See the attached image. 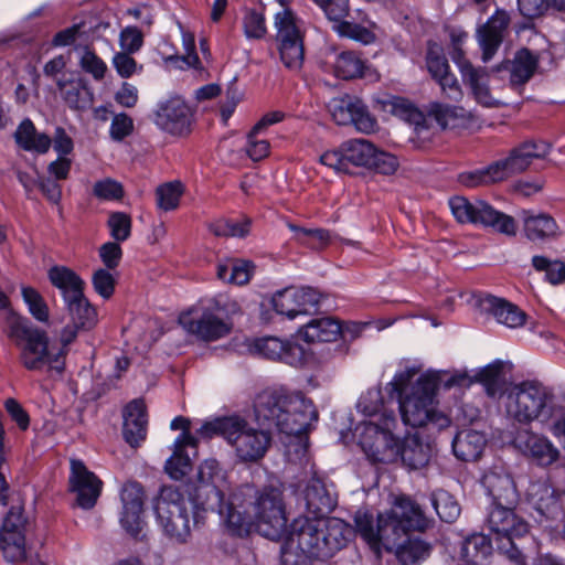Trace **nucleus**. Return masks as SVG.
Segmentation results:
<instances>
[{
	"label": "nucleus",
	"instance_id": "nucleus-1",
	"mask_svg": "<svg viewBox=\"0 0 565 565\" xmlns=\"http://www.w3.org/2000/svg\"><path fill=\"white\" fill-rule=\"evenodd\" d=\"M194 502L203 511L216 512L227 529L239 536L254 527L262 536L278 541L287 529L279 488L258 490L245 484L233 491L225 470L215 459H207L200 466Z\"/></svg>",
	"mask_w": 565,
	"mask_h": 565
},
{
	"label": "nucleus",
	"instance_id": "nucleus-2",
	"mask_svg": "<svg viewBox=\"0 0 565 565\" xmlns=\"http://www.w3.org/2000/svg\"><path fill=\"white\" fill-rule=\"evenodd\" d=\"M351 536V526L341 519L299 516L281 539V562L299 565L305 558H330L348 544Z\"/></svg>",
	"mask_w": 565,
	"mask_h": 565
},
{
	"label": "nucleus",
	"instance_id": "nucleus-3",
	"mask_svg": "<svg viewBox=\"0 0 565 565\" xmlns=\"http://www.w3.org/2000/svg\"><path fill=\"white\" fill-rule=\"evenodd\" d=\"M419 372L415 366L397 373L390 386L397 394L401 416L405 425L422 427L433 425L438 429L448 427L449 418L436 411L434 395L437 386L436 376L423 374L408 387L413 377Z\"/></svg>",
	"mask_w": 565,
	"mask_h": 565
},
{
	"label": "nucleus",
	"instance_id": "nucleus-4",
	"mask_svg": "<svg viewBox=\"0 0 565 565\" xmlns=\"http://www.w3.org/2000/svg\"><path fill=\"white\" fill-rule=\"evenodd\" d=\"M3 331L18 349L20 364L28 371L50 374H61L64 371V351L51 345L47 333L26 317L9 311Z\"/></svg>",
	"mask_w": 565,
	"mask_h": 565
},
{
	"label": "nucleus",
	"instance_id": "nucleus-5",
	"mask_svg": "<svg viewBox=\"0 0 565 565\" xmlns=\"http://www.w3.org/2000/svg\"><path fill=\"white\" fill-rule=\"evenodd\" d=\"M255 416L259 425L275 427L288 436L301 437L311 422L318 419L312 402L301 394L264 391L256 397Z\"/></svg>",
	"mask_w": 565,
	"mask_h": 565
},
{
	"label": "nucleus",
	"instance_id": "nucleus-6",
	"mask_svg": "<svg viewBox=\"0 0 565 565\" xmlns=\"http://www.w3.org/2000/svg\"><path fill=\"white\" fill-rule=\"evenodd\" d=\"M204 438L222 436L243 462H255L267 452L271 436L266 428H255L241 416L218 417L204 423L199 430Z\"/></svg>",
	"mask_w": 565,
	"mask_h": 565
},
{
	"label": "nucleus",
	"instance_id": "nucleus-7",
	"mask_svg": "<svg viewBox=\"0 0 565 565\" xmlns=\"http://www.w3.org/2000/svg\"><path fill=\"white\" fill-rule=\"evenodd\" d=\"M195 493L196 489L189 502L177 488L164 486L153 499V511L158 525L166 536L177 543L186 542L191 533L189 505L195 524L200 523L204 519V514L209 512L195 505Z\"/></svg>",
	"mask_w": 565,
	"mask_h": 565
},
{
	"label": "nucleus",
	"instance_id": "nucleus-8",
	"mask_svg": "<svg viewBox=\"0 0 565 565\" xmlns=\"http://www.w3.org/2000/svg\"><path fill=\"white\" fill-rule=\"evenodd\" d=\"M516 504H491L486 525L493 535L497 548L515 565H526L525 556L514 543L529 531L527 523L514 512Z\"/></svg>",
	"mask_w": 565,
	"mask_h": 565
},
{
	"label": "nucleus",
	"instance_id": "nucleus-9",
	"mask_svg": "<svg viewBox=\"0 0 565 565\" xmlns=\"http://www.w3.org/2000/svg\"><path fill=\"white\" fill-rule=\"evenodd\" d=\"M552 394L537 382H522L507 394L505 412L519 423L546 420L552 413Z\"/></svg>",
	"mask_w": 565,
	"mask_h": 565
},
{
	"label": "nucleus",
	"instance_id": "nucleus-10",
	"mask_svg": "<svg viewBox=\"0 0 565 565\" xmlns=\"http://www.w3.org/2000/svg\"><path fill=\"white\" fill-rule=\"evenodd\" d=\"M397 424L393 412L382 413V423L364 422L356 429L360 430V445L373 462L390 463L399 458L401 441L393 430Z\"/></svg>",
	"mask_w": 565,
	"mask_h": 565
},
{
	"label": "nucleus",
	"instance_id": "nucleus-11",
	"mask_svg": "<svg viewBox=\"0 0 565 565\" xmlns=\"http://www.w3.org/2000/svg\"><path fill=\"white\" fill-rule=\"evenodd\" d=\"M358 533L375 552L393 551L407 536V530L390 511L373 514L359 510L354 516Z\"/></svg>",
	"mask_w": 565,
	"mask_h": 565
},
{
	"label": "nucleus",
	"instance_id": "nucleus-12",
	"mask_svg": "<svg viewBox=\"0 0 565 565\" xmlns=\"http://www.w3.org/2000/svg\"><path fill=\"white\" fill-rule=\"evenodd\" d=\"M451 213L460 223L480 224L505 234L515 235L516 224L512 216L507 215L482 200L469 201L465 196L449 200Z\"/></svg>",
	"mask_w": 565,
	"mask_h": 565
},
{
	"label": "nucleus",
	"instance_id": "nucleus-13",
	"mask_svg": "<svg viewBox=\"0 0 565 565\" xmlns=\"http://www.w3.org/2000/svg\"><path fill=\"white\" fill-rule=\"evenodd\" d=\"M323 11L327 19L332 22V29L340 36H345L363 44H371L376 40L374 32L375 23L367 20L366 15L360 10L362 15L359 21L355 19L345 20L350 12L349 0H312Z\"/></svg>",
	"mask_w": 565,
	"mask_h": 565
},
{
	"label": "nucleus",
	"instance_id": "nucleus-14",
	"mask_svg": "<svg viewBox=\"0 0 565 565\" xmlns=\"http://www.w3.org/2000/svg\"><path fill=\"white\" fill-rule=\"evenodd\" d=\"M375 154V146L366 139H351L341 143L332 151H327L320 157L322 164L337 172L351 173L352 168H367Z\"/></svg>",
	"mask_w": 565,
	"mask_h": 565
},
{
	"label": "nucleus",
	"instance_id": "nucleus-15",
	"mask_svg": "<svg viewBox=\"0 0 565 565\" xmlns=\"http://www.w3.org/2000/svg\"><path fill=\"white\" fill-rule=\"evenodd\" d=\"M182 328L203 341H216L230 334L232 324L217 310L193 309L179 318Z\"/></svg>",
	"mask_w": 565,
	"mask_h": 565
},
{
	"label": "nucleus",
	"instance_id": "nucleus-16",
	"mask_svg": "<svg viewBox=\"0 0 565 565\" xmlns=\"http://www.w3.org/2000/svg\"><path fill=\"white\" fill-rule=\"evenodd\" d=\"M24 526L22 508L12 507L0 529V550L8 562L19 563L26 557Z\"/></svg>",
	"mask_w": 565,
	"mask_h": 565
},
{
	"label": "nucleus",
	"instance_id": "nucleus-17",
	"mask_svg": "<svg viewBox=\"0 0 565 565\" xmlns=\"http://www.w3.org/2000/svg\"><path fill=\"white\" fill-rule=\"evenodd\" d=\"M551 145L543 140H527L514 147L504 159L494 161L502 181L525 171L534 159L545 158Z\"/></svg>",
	"mask_w": 565,
	"mask_h": 565
},
{
	"label": "nucleus",
	"instance_id": "nucleus-18",
	"mask_svg": "<svg viewBox=\"0 0 565 565\" xmlns=\"http://www.w3.org/2000/svg\"><path fill=\"white\" fill-rule=\"evenodd\" d=\"M319 301V292L310 287H288L277 291L271 298L275 311L290 320L315 310Z\"/></svg>",
	"mask_w": 565,
	"mask_h": 565
},
{
	"label": "nucleus",
	"instance_id": "nucleus-19",
	"mask_svg": "<svg viewBox=\"0 0 565 565\" xmlns=\"http://www.w3.org/2000/svg\"><path fill=\"white\" fill-rule=\"evenodd\" d=\"M193 113L181 97H171L158 105L154 124L173 136L190 134Z\"/></svg>",
	"mask_w": 565,
	"mask_h": 565
},
{
	"label": "nucleus",
	"instance_id": "nucleus-20",
	"mask_svg": "<svg viewBox=\"0 0 565 565\" xmlns=\"http://www.w3.org/2000/svg\"><path fill=\"white\" fill-rule=\"evenodd\" d=\"M70 489L76 494V503L85 510L92 509L100 495L103 481L84 462L71 460Z\"/></svg>",
	"mask_w": 565,
	"mask_h": 565
},
{
	"label": "nucleus",
	"instance_id": "nucleus-21",
	"mask_svg": "<svg viewBox=\"0 0 565 565\" xmlns=\"http://www.w3.org/2000/svg\"><path fill=\"white\" fill-rule=\"evenodd\" d=\"M451 58L460 71L462 82L470 87L477 103L484 107L497 106L498 103L492 97L488 85L489 74L487 70L483 67H475L470 61L465 57L463 51L457 45L454 47Z\"/></svg>",
	"mask_w": 565,
	"mask_h": 565
},
{
	"label": "nucleus",
	"instance_id": "nucleus-22",
	"mask_svg": "<svg viewBox=\"0 0 565 565\" xmlns=\"http://www.w3.org/2000/svg\"><path fill=\"white\" fill-rule=\"evenodd\" d=\"M328 108L338 125L352 124L362 132H370L375 127V120L369 114L365 105L358 98L349 95L332 98Z\"/></svg>",
	"mask_w": 565,
	"mask_h": 565
},
{
	"label": "nucleus",
	"instance_id": "nucleus-23",
	"mask_svg": "<svg viewBox=\"0 0 565 565\" xmlns=\"http://www.w3.org/2000/svg\"><path fill=\"white\" fill-rule=\"evenodd\" d=\"M513 444L524 456L540 466H550L558 459V449L544 436L529 429L516 433Z\"/></svg>",
	"mask_w": 565,
	"mask_h": 565
},
{
	"label": "nucleus",
	"instance_id": "nucleus-24",
	"mask_svg": "<svg viewBox=\"0 0 565 565\" xmlns=\"http://www.w3.org/2000/svg\"><path fill=\"white\" fill-rule=\"evenodd\" d=\"M122 512L120 523L132 536L140 533L142 529V513L145 491L140 483L128 482L121 489Z\"/></svg>",
	"mask_w": 565,
	"mask_h": 565
},
{
	"label": "nucleus",
	"instance_id": "nucleus-25",
	"mask_svg": "<svg viewBox=\"0 0 565 565\" xmlns=\"http://www.w3.org/2000/svg\"><path fill=\"white\" fill-rule=\"evenodd\" d=\"M482 484L492 498V504H516L519 501L515 482L503 466L491 467L483 475Z\"/></svg>",
	"mask_w": 565,
	"mask_h": 565
},
{
	"label": "nucleus",
	"instance_id": "nucleus-26",
	"mask_svg": "<svg viewBox=\"0 0 565 565\" xmlns=\"http://www.w3.org/2000/svg\"><path fill=\"white\" fill-rule=\"evenodd\" d=\"M479 309L491 315L498 323L508 328H520L525 323L526 315L518 306L492 295H484L477 300Z\"/></svg>",
	"mask_w": 565,
	"mask_h": 565
},
{
	"label": "nucleus",
	"instance_id": "nucleus-27",
	"mask_svg": "<svg viewBox=\"0 0 565 565\" xmlns=\"http://www.w3.org/2000/svg\"><path fill=\"white\" fill-rule=\"evenodd\" d=\"M509 21V15L504 11H497L478 29L477 40L482 50V61L484 63L489 62L500 47Z\"/></svg>",
	"mask_w": 565,
	"mask_h": 565
},
{
	"label": "nucleus",
	"instance_id": "nucleus-28",
	"mask_svg": "<svg viewBox=\"0 0 565 565\" xmlns=\"http://www.w3.org/2000/svg\"><path fill=\"white\" fill-rule=\"evenodd\" d=\"M252 350L263 358L279 360L290 365L301 362L303 358V349L300 345L285 342L276 337L256 339Z\"/></svg>",
	"mask_w": 565,
	"mask_h": 565
},
{
	"label": "nucleus",
	"instance_id": "nucleus-29",
	"mask_svg": "<svg viewBox=\"0 0 565 565\" xmlns=\"http://www.w3.org/2000/svg\"><path fill=\"white\" fill-rule=\"evenodd\" d=\"M147 409L142 399L131 401L124 409L125 440L132 447L138 446L147 436Z\"/></svg>",
	"mask_w": 565,
	"mask_h": 565
},
{
	"label": "nucleus",
	"instance_id": "nucleus-30",
	"mask_svg": "<svg viewBox=\"0 0 565 565\" xmlns=\"http://www.w3.org/2000/svg\"><path fill=\"white\" fill-rule=\"evenodd\" d=\"M302 493L308 512L315 516L331 512L337 504L324 481L316 475L307 481Z\"/></svg>",
	"mask_w": 565,
	"mask_h": 565
},
{
	"label": "nucleus",
	"instance_id": "nucleus-31",
	"mask_svg": "<svg viewBox=\"0 0 565 565\" xmlns=\"http://www.w3.org/2000/svg\"><path fill=\"white\" fill-rule=\"evenodd\" d=\"M341 334V326L331 317L310 320L298 330V338L307 343H321L335 341Z\"/></svg>",
	"mask_w": 565,
	"mask_h": 565
},
{
	"label": "nucleus",
	"instance_id": "nucleus-32",
	"mask_svg": "<svg viewBox=\"0 0 565 565\" xmlns=\"http://www.w3.org/2000/svg\"><path fill=\"white\" fill-rule=\"evenodd\" d=\"M390 512L409 531L423 532L429 526L422 508L408 497L396 498Z\"/></svg>",
	"mask_w": 565,
	"mask_h": 565
},
{
	"label": "nucleus",
	"instance_id": "nucleus-33",
	"mask_svg": "<svg viewBox=\"0 0 565 565\" xmlns=\"http://www.w3.org/2000/svg\"><path fill=\"white\" fill-rule=\"evenodd\" d=\"M51 284L57 288L66 302L84 295V280L71 268L53 266L47 271Z\"/></svg>",
	"mask_w": 565,
	"mask_h": 565
},
{
	"label": "nucleus",
	"instance_id": "nucleus-34",
	"mask_svg": "<svg viewBox=\"0 0 565 565\" xmlns=\"http://www.w3.org/2000/svg\"><path fill=\"white\" fill-rule=\"evenodd\" d=\"M13 138L19 148L39 154L46 153L52 145V139L44 132L38 131L30 118L23 119L17 127Z\"/></svg>",
	"mask_w": 565,
	"mask_h": 565
},
{
	"label": "nucleus",
	"instance_id": "nucleus-35",
	"mask_svg": "<svg viewBox=\"0 0 565 565\" xmlns=\"http://www.w3.org/2000/svg\"><path fill=\"white\" fill-rule=\"evenodd\" d=\"M511 366L509 363L495 361L481 369L476 379L480 382L490 397L501 396L509 384V373Z\"/></svg>",
	"mask_w": 565,
	"mask_h": 565
},
{
	"label": "nucleus",
	"instance_id": "nucleus-36",
	"mask_svg": "<svg viewBox=\"0 0 565 565\" xmlns=\"http://www.w3.org/2000/svg\"><path fill=\"white\" fill-rule=\"evenodd\" d=\"M537 63L539 60L533 53L527 49H522L516 52L512 61L505 62L498 71L502 68L509 71L510 84L514 87L522 86L534 75Z\"/></svg>",
	"mask_w": 565,
	"mask_h": 565
},
{
	"label": "nucleus",
	"instance_id": "nucleus-37",
	"mask_svg": "<svg viewBox=\"0 0 565 565\" xmlns=\"http://www.w3.org/2000/svg\"><path fill=\"white\" fill-rule=\"evenodd\" d=\"M486 437L473 429L459 431L452 440L454 455L463 461H472L480 457L486 446Z\"/></svg>",
	"mask_w": 565,
	"mask_h": 565
},
{
	"label": "nucleus",
	"instance_id": "nucleus-38",
	"mask_svg": "<svg viewBox=\"0 0 565 565\" xmlns=\"http://www.w3.org/2000/svg\"><path fill=\"white\" fill-rule=\"evenodd\" d=\"M57 86L64 102L70 108L85 110L92 106L94 95L83 79L58 81Z\"/></svg>",
	"mask_w": 565,
	"mask_h": 565
},
{
	"label": "nucleus",
	"instance_id": "nucleus-39",
	"mask_svg": "<svg viewBox=\"0 0 565 565\" xmlns=\"http://www.w3.org/2000/svg\"><path fill=\"white\" fill-rule=\"evenodd\" d=\"M524 232L531 241H544L557 236L558 226L555 220L548 214H533L530 211L521 213Z\"/></svg>",
	"mask_w": 565,
	"mask_h": 565
},
{
	"label": "nucleus",
	"instance_id": "nucleus-40",
	"mask_svg": "<svg viewBox=\"0 0 565 565\" xmlns=\"http://www.w3.org/2000/svg\"><path fill=\"white\" fill-rule=\"evenodd\" d=\"M433 456L430 444L423 443L416 435L405 439L401 445L399 457L411 469H422L428 465Z\"/></svg>",
	"mask_w": 565,
	"mask_h": 565
},
{
	"label": "nucleus",
	"instance_id": "nucleus-41",
	"mask_svg": "<svg viewBox=\"0 0 565 565\" xmlns=\"http://www.w3.org/2000/svg\"><path fill=\"white\" fill-rule=\"evenodd\" d=\"M254 265L244 259L227 258L216 266V276L220 280L233 285H245L249 281Z\"/></svg>",
	"mask_w": 565,
	"mask_h": 565
},
{
	"label": "nucleus",
	"instance_id": "nucleus-42",
	"mask_svg": "<svg viewBox=\"0 0 565 565\" xmlns=\"http://www.w3.org/2000/svg\"><path fill=\"white\" fill-rule=\"evenodd\" d=\"M393 551L404 565H415L429 556L431 546L418 536L407 535Z\"/></svg>",
	"mask_w": 565,
	"mask_h": 565
},
{
	"label": "nucleus",
	"instance_id": "nucleus-43",
	"mask_svg": "<svg viewBox=\"0 0 565 565\" xmlns=\"http://www.w3.org/2000/svg\"><path fill=\"white\" fill-rule=\"evenodd\" d=\"M492 553L491 539L484 534H472L465 540L461 547L462 557L472 565H482Z\"/></svg>",
	"mask_w": 565,
	"mask_h": 565
},
{
	"label": "nucleus",
	"instance_id": "nucleus-44",
	"mask_svg": "<svg viewBox=\"0 0 565 565\" xmlns=\"http://www.w3.org/2000/svg\"><path fill=\"white\" fill-rule=\"evenodd\" d=\"M366 64L362 57L352 51H344L337 55L333 64L334 75L342 79H352L364 75Z\"/></svg>",
	"mask_w": 565,
	"mask_h": 565
},
{
	"label": "nucleus",
	"instance_id": "nucleus-45",
	"mask_svg": "<svg viewBox=\"0 0 565 565\" xmlns=\"http://www.w3.org/2000/svg\"><path fill=\"white\" fill-rule=\"evenodd\" d=\"M66 307L72 322L82 328V330H90L96 326V309L88 302L84 295L66 302Z\"/></svg>",
	"mask_w": 565,
	"mask_h": 565
},
{
	"label": "nucleus",
	"instance_id": "nucleus-46",
	"mask_svg": "<svg viewBox=\"0 0 565 565\" xmlns=\"http://www.w3.org/2000/svg\"><path fill=\"white\" fill-rule=\"evenodd\" d=\"M274 26L277 41L303 38L300 20L289 8L281 9L275 14Z\"/></svg>",
	"mask_w": 565,
	"mask_h": 565
},
{
	"label": "nucleus",
	"instance_id": "nucleus-47",
	"mask_svg": "<svg viewBox=\"0 0 565 565\" xmlns=\"http://www.w3.org/2000/svg\"><path fill=\"white\" fill-rule=\"evenodd\" d=\"M277 43L282 64L290 71H299L305 61L303 38L278 40Z\"/></svg>",
	"mask_w": 565,
	"mask_h": 565
},
{
	"label": "nucleus",
	"instance_id": "nucleus-48",
	"mask_svg": "<svg viewBox=\"0 0 565 565\" xmlns=\"http://www.w3.org/2000/svg\"><path fill=\"white\" fill-rule=\"evenodd\" d=\"M356 408L362 415L377 423H382V413L390 412L384 405L380 388H371L362 394L358 401Z\"/></svg>",
	"mask_w": 565,
	"mask_h": 565
},
{
	"label": "nucleus",
	"instance_id": "nucleus-49",
	"mask_svg": "<svg viewBox=\"0 0 565 565\" xmlns=\"http://www.w3.org/2000/svg\"><path fill=\"white\" fill-rule=\"evenodd\" d=\"M288 228L294 232V238L301 245L318 249L326 246L330 241V233L323 228H309L287 223Z\"/></svg>",
	"mask_w": 565,
	"mask_h": 565
},
{
	"label": "nucleus",
	"instance_id": "nucleus-50",
	"mask_svg": "<svg viewBox=\"0 0 565 565\" xmlns=\"http://www.w3.org/2000/svg\"><path fill=\"white\" fill-rule=\"evenodd\" d=\"M429 113L444 129L457 128L466 121V111L460 107L436 103L431 105Z\"/></svg>",
	"mask_w": 565,
	"mask_h": 565
},
{
	"label": "nucleus",
	"instance_id": "nucleus-51",
	"mask_svg": "<svg viewBox=\"0 0 565 565\" xmlns=\"http://www.w3.org/2000/svg\"><path fill=\"white\" fill-rule=\"evenodd\" d=\"M430 501L438 516L445 522L451 523L460 514V507L458 502L445 490H437L433 492Z\"/></svg>",
	"mask_w": 565,
	"mask_h": 565
},
{
	"label": "nucleus",
	"instance_id": "nucleus-52",
	"mask_svg": "<svg viewBox=\"0 0 565 565\" xmlns=\"http://www.w3.org/2000/svg\"><path fill=\"white\" fill-rule=\"evenodd\" d=\"M21 294L31 316L39 322H47L50 310L42 295L29 286H23Z\"/></svg>",
	"mask_w": 565,
	"mask_h": 565
},
{
	"label": "nucleus",
	"instance_id": "nucleus-53",
	"mask_svg": "<svg viewBox=\"0 0 565 565\" xmlns=\"http://www.w3.org/2000/svg\"><path fill=\"white\" fill-rule=\"evenodd\" d=\"M459 180L463 185L469 188L502 182L500 173L497 171L495 162L483 169L461 173Z\"/></svg>",
	"mask_w": 565,
	"mask_h": 565
},
{
	"label": "nucleus",
	"instance_id": "nucleus-54",
	"mask_svg": "<svg viewBox=\"0 0 565 565\" xmlns=\"http://www.w3.org/2000/svg\"><path fill=\"white\" fill-rule=\"evenodd\" d=\"M182 184L178 181L161 184L156 190L157 205L162 211H172L178 207L182 195Z\"/></svg>",
	"mask_w": 565,
	"mask_h": 565
},
{
	"label": "nucleus",
	"instance_id": "nucleus-55",
	"mask_svg": "<svg viewBox=\"0 0 565 565\" xmlns=\"http://www.w3.org/2000/svg\"><path fill=\"white\" fill-rule=\"evenodd\" d=\"M533 267L539 271H545L547 280L553 284L565 282V263L561 260L551 262L544 256H534L532 258Z\"/></svg>",
	"mask_w": 565,
	"mask_h": 565
},
{
	"label": "nucleus",
	"instance_id": "nucleus-56",
	"mask_svg": "<svg viewBox=\"0 0 565 565\" xmlns=\"http://www.w3.org/2000/svg\"><path fill=\"white\" fill-rule=\"evenodd\" d=\"M183 46L185 50L184 56H179L177 54H171L163 56V61L166 63H172L178 68H184V67H198L200 64L199 56L195 54V44H194V36L190 33L183 34Z\"/></svg>",
	"mask_w": 565,
	"mask_h": 565
},
{
	"label": "nucleus",
	"instance_id": "nucleus-57",
	"mask_svg": "<svg viewBox=\"0 0 565 565\" xmlns=\"http://www.w3.org/2000/svg\"><path fill=\"white\" fill-rule=\"evenodd\" d=\"M243 29L247 39H263L267 32L263 13L247 10L243 18Z\"/></svg>",
	"mask_w": 565,
	"mask_h": 565
},
{
	"label": "nucleus",
	"instance_id": "nucleus-58",
	"mask_svg": "<svg viewBox=\"0 0 565 565\" xmlns=\"http://www.w3.org/2000/svg\"><path fill=\"white\" fill-rule=\"evenodd\" d=\"M110 235L116 242L128 239L131 232V218L124 212H114L108 217Z\"/></svg>",
	"mask_w": 565,
	"mask_h": 565
},
{
	"label": "nucleus",
	"instance_id": "nucleus-59",
	"mask_svg": "<svg viewBox=\"0 0 565 565\" xmlns=\"http://www.w3.org/2000/svg\"><path fill=\"white\" fill-rule=\"evenodd\" d=\"M166 472L174 480H181L191 470L189 456L174 449L173 455L166 461Z\"/></svg>",
	"mask_w": 565,
	"mask_h": 565
},
{
	"label": "nucleus",
	"instance_id": "nucleus-60",
	"mask_svg": "<svg viewBox=\"0 0 565 565\" xmlns=\"http://www.w3.org/2000/svg\"><path fill=\"white\" fill-rule=\"evenodd\" d=\"M79 66L88 74H90L94 79L100 81L105 77V73L107 71L106 63L97 56V54L88 49H85L81 58Z\"/></svg>",
	"mask_w": 565,
	"mask_h": 565
},
{
	"label": "nucleus",
	"instance_id": "nucleus-61",
	"mask_svg": "<svg viewBox=\"0 0 565 565\" xmlns=\"http://www.w3.org/2000/svg\"><path fill=\"white\" fill-rule=\"evenodd\" d=\"M109 270L107 268H99L94 271L92 277L95 291L104 299L110 298L115 291L116 280Z\"/></svg>",
	"mask_w": 565,
	"mask_h": 565
},
{
	"label": "nucleus",
	"instance_id": "nucleus-62",
	"mask_svg": "<svg viewBox=\"0 0 565 565\" xmlns=\"http://www.w3.org/2000/svg\"><path fill=\"white\" fill-rule=\"evenodd\" d=\"M93 193L99 200L114 201L124 196V189L119 182L106 178L94 184Z\"/></svg>",
	"mask_w": 565,
	"mask_h": 565
},
{
	"label": "nucleus",
	"instance_id": "nucleus-63",
	"mask_svg": "<svg viewBox=\"0 0 565 565\" xmlns=\"http://www.w3.org/2000/svg\"><path fill=\"white\" fill-rule=\"evenodd\" d=\"M132 53L117 52L113 57V65L122 78H129L134 74L142 71V65H138L136 60L131 56Z\"/></svg>",
	"mask_w": 565,
	"mask_h": 565
},
{
	"label": "nucleus",
	"instance_id": "nucleus-64",
	"mask_svg": "<svg viewBox=\"0 0 565 565\" xmlns=\"http://www.w3.org/2000/svg\"><path fill=\"white\" fill-rule=\"evenodd\" d=\"M78 21L85 41L99 38L104 33V31L109 28L108 22L103 21L98 17L92 14H85Z\"/></svg>",
	"mask_w": 565,
	"mask_h": 565
}]
</instances>
